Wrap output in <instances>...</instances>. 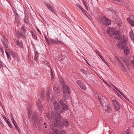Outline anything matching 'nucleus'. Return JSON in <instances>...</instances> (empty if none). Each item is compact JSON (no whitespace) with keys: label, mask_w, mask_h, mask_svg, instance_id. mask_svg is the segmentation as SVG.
<instances>
[{"label":"nucleus","mask_w":134,"mask_h":134,"mask_svg":"<svg viewBox=\"0 0 134 134\" xmlns=\"http://www.w3.org/2000/svg\"><path fill=\"white\" fill-rule=\"evenodd\" d=\"M28 109L29 110L28 113L29 117V119L31 120V121L33 123L34 122L37 125L41 123V120H38V114L37 113L35 112L33 113L32 114L30 113V110L32 107L31 105L29 104L27 105Z\"/></svg>","instance_id":"f257e3e1"},{"label":"nucleus","mask_w":134,"mask_h":134,"mask_svg":"<svg viewBox=\"0 0 134 134\" xmlns=\"http://www.w3.org/2000/svg\"><path fill=\"white\" fill-rule=\"evenodd\" d=\"M45 116L49 119H50L51 118V116L57 122H59L61 118V116L59 114V112L58 111H56L55 114L53 115V114H51V115L49 113H47L45 114Z\"/></svg>","instance_id":"f03ea898"},{"label":"nucleus","mask_w":134,"mask_h":134,"mask_svg":"<svg viewBox=\"0 0 134 134\" xmlns=\"http://www.w3.org/2000/svg\"><path fill=\"white\" fill-rule=\"evenodd\" d=\"M127 43V41L126 38L124 37H123L122 38H121L117 44V46L120 48L123 49L122 47L125 46L124 45H123V44H126Z\"/></svg>","instance_id":"7ed1b4c3"},{"label":"nucleus","mask_w":134,"mask_h":134,"mask_svg":"<svg viewBox=\"0 0 134 134\" xmlns=\"http://www.w3.org/2000/svg\"><path fill=\"white\" fill-rule=\"evenodd\" d=\"M102 20L103 24L106 25H108L111 23V21L105 16H104L102 17Z\"/></svg>","instance_id":"20e7f679"},{"label":"nucleus","mask_w":134,"mask_h":134,"mask_svg":"<svg viewBox=\"0 0 134 134\" xmlns=\"http://www.w3.org/2000/svg\"><path fill=\"white\" fill-rule=\"evenodd\" d=\"M112 102L115 109L116 110H119L120 107L119 103L115 99L112 100Z\"/></svg>","instance_id":"39448f33"},{"label":"nucleus","mask_w":134,"mask_h":134,"mask_svg":"<svg viewBox=\"0 0 134 134\" xmlns=\"http://www.w3.org/2000/svg\"><path fill=\"white\" fill-rule=\"evenodd\" d=\"M70 89L68 86L66 85H64L63 86V91L64 93H67L70 94L71 93L69 91Z\"/></svg>","instance_id":"423d86ee"},{"label":"nucleus","mask_w":134,"mask_h":134,"mask_svg":"<svg viewBox=\"0 0 134 134\" xmlns=\"http://www.w3.org/2000/svg\"><path fill=\"white\" fill-rule=\"evenodd\" d=\"M115 60L117 62V63L119 64L121 66V68L122 69L125 70V67L124 66L123 64L122 63L120 59L117 56L115 57Z\"/></svg>","instance_id":"0eeeda50"},{"label":"nucleus","mask_w":134,"mask_h":134,"mask_svg":"<svg viewBox=\"0 0 134 134\" xmlns=\"http://www.w3.org/2000/svg\"><path fill=\"white\" fill-rule=\"evenodd\" d=\"M120 32L118 30H117L114 32L113 35L115 38L118 40L120 39L121 40V38H122V37L121 36H120Z\"/></svg>","instance_id":"6e6552de"},{"label":"nucleus","mask_w":134,"mask_h":134,"mask_svg":"<svg viewBox=\"0 0 134 134\" xmlns=\"http://www.w3.org/2000/svg\"><path fill=\"white\" fill-rule=\"evenodd\" d=\"M36 104L38 109L39 111L41 112L42 111L43 106L41 103V101L38 100L36 102Z\"/></svg>","instance_id":"1a4fd4ad"},{"label":"nucleus","mask_w":134,"mask_h":134,"mask_svg":"<svg viewBox=\"0 0 134 134\" xmlns=\"http://www.w3.org/2000/svg\"><path fill=\"white\" fill-rule=\"evenodd\" d=\"M114 29L109 28L108 29L107 31V34L109 35L110 36H112L114 32Z\"/></svg>","instance_id":"9d476101"},{"label":"nucleus","mask_w":134,"mask_h":134,"mask_svg":"<svg viewBox=\"0 0 134 134\" xmlns=\"http://www.w3.org/2000/svg\"><path fill=\"white\" fill-rule=\"evenodd\" d=\"M25 17L24 18V22L26 24H28L29 22V17L27 15V13L26 12H24Z\"/></svg>","instance_id":"9b49d317"},{"label":"nucleus","mask_w":134,"mask_h":134,"mask_svg":"<svg viewBox=\"0 0 134 134\" xmlns=\"http://www.w3.org/2000/svg\"><path fill=\"white\" fill-rule=\"evenodd\" d=\"M127 20L129 23L132 27L134 26V20L130 17H128L127 19Z\"/></svg>","instance_id":"f8f14e48"},{"label":"nucleus","mask_w":134,"mask_h":134,"mask_svg":"<svg viewBox=\"0 0 134 134\" xmlns=\"http://www.w3.org/2000/svg\"><path fill=\"white\" fill-rule=\"evenodd\" d=\"M15 43L16 46L21 48H23V45L22 41H20L19 40H16L15 41Z\"/></svg>","instance_id":"ddd939ff"},{"label":"nucleus","mask_w":134,"mask_h":134,"mask_svg":"<svg viewBox=\"0 0 134 134\" xmlns=\"http://www.w3.org/2000/svg\"><path fill=\"white\" fill-rule=\"evenodd\" d=\"M24 34H25L23 32H18L16 34V35L19 38H20L21 37H22L23 39H24L25 38Z\"/></svg>","instance_id":"4468645a"},{"label":"nucleus","mask_w":134,"mask_h":134,"mask_svg":"<svg viewBox=\"0 0 134 134\" xmlns=\"http://www.w3.org/2000/svg\"><path fill=\"white\" fill-rule=\"evenodd\" d=\"M54 109L56 110H58L60 107V106L59 103L56 101H55L53 102Z\"/></svg>","instance_id":"2eb2a0df"},{"label":"nucleus","mask_w":134,"mask_h":134,"mask_svg":"<svg viewBox=\"0 0 134 134\" xmlns=\"http://www.w3.org/2000/svg\"><path fill=\"white\" fill-rule=\"evenodd\" d=\"M123 49L124 50V53L126 55H128L130 52V50L128 47L126 46H123Z\"/></svg>","instance_id":"dca6fc26"},{"label":"nucleus","mask_w":134,"mask_h":134,"mask_svg":"<svg viewBox=\"0 0 134 134\" xmlns=\"http://www.w3.org/2000/svg\"><path fill=\"white\" fill-rule=\"evenodd\" d=\"M100 96L99 95L98 96L99 97V100L102 105L104 104V103H105V98L104 97H102L100 98H99Z\"/></svg>","instance_id":"f3484780"},{"label":"nucleus","mask_w":134,"mask_h":134,"mask_svg":"<svg viewBox=\"0 0 134 134\" xmlns=\"http://www.w3.org/2000/svg\"><path fill=\"white\" fill-rule=\"evenodd\" d=\"M77 7L79 8L80 10L82 11V12L85 15H87V12L85 9H83L82 7V6L80 4H77Z\"/></svg>","instance_id":"a211bd4d"},{"label":"nucleus","mask_w":134,"mask_h":134,"mask_svg":"<svg viewBox=\"0 0 134 134\" xmlns=\"http://www.w3.org/2000/svg\"><path fill=\"white\" fill-rule=\"evenodd\" d=\"M26 27L25 25H23L20 29V30L22 32H23L24 34H26Z\"/></svg>","instance_id":"6ab92c4d"},{"label":"nucleus","mask_w":134,"mask_h":134,"mask_svg":"<svg viewBox=\"0 0 134 134\" xmlns=\"http://www.w3.org/2000/svg\"><path fill=\"white\" fill-rule=\"evenodd\" d=\"M53 90L55 93H56V94L57 95H58L59 92V90L58 87H57L55 86H54L53 87Z\"/></svg>","instance_id":"aec40b11"},{"label":"nucleus","mask_w":134,"mask_h":134,"mask_svg":"<svg viewBox=\"0 0 134 134\" xmlns=\"http://www.w3.org/2000/svg\"><path fill=\"white\" fill-rule=\"evenodd\" d=\"M63 108V110H62V111L60 112V113L63 112H64V110H67L68 109V107L67 104H65L64 105L62 106Z\"/></svg>","instance_id":"412c9836"},{"label":"nucleus","mask_w":134,"mask_h":134,"mask_svg":"<svg viewBox=\"0 0 134 134\" xmlns=\"http://www.w3.org/2000/svg\"><path fill=\"white\" fill-rule=\"evenodd\" d=\"M12 121L14 126H15V127H16V129H17L18 130V129H19V127H18V125L16 123L15 120H14L13 118H12Z\"/></svg>","instance_id":"4be33fe9"},{"label":"nucleus","mask_w":134,"mask_h":134,"mask_svg":"<svg viewBox=\"0 0 134 134\" xmlns=\"http://www.w3.org/2000/svg\"><path fill=\"white\" fill-rule=\"evenodd\" d=\"M1 41L2 43L8 42V40L4 36L2 37V38L1 39Z\"/></svg>","instance_id":"5701e85b"},{"label":"nucleus","mask_w":134,"mask_h":134,"mask_svg":"<svg viewBox=\"0 0 134 134\" xmlns=\"http://www.w3.org/2000/svg\"><path fill=\"white\" fill-rule=\"evenodd\" d=\"M62 122L63 124L65 126H69V123L66 120H64Z\"/></svg>","instance_id":"b1692460"},{"label":"nucleus","mask_w":134,"mask_h":134,"mask_svg":"<svg viewBox=\"0 0 134 134\" xmlns=\"http://www.w3.org/2000/svg\"><path fill=\"white\" fill-rule=\"evenodd\" d=\"M9 53L10 54L12 55L13 57L14 58L16 57V54L13 51L10 50L9 51Z\"/></svg>","instance_id":"393cba45"},{"label":"nucleus","mask_w":134,"mask_h":134,"mask_svg":"<svg viewBox=\"0 0 134 134\" xmlns=\"http://www.w3.org/2000/svg\"><path fill=\"white\" fill-rule=\"evenodd\" d=\"M5 52L6 55L7 56L8 59H9L10 60H11V58L10 57V54L9 53H9H8V52H7V49H5Z\"/></svg>","instance_id":"a878e982"},{"label":"nucleus","mask_w":134,"mask_h":134,"mask_svg":"<svg viewBox=\"0 0 134 134\" xmlns=\"http://www.w3.org/2000/svg\"><path fill=\"white\" fill-rule=\"evenodd\" d=\"M79 86L81 89H82L84 90H86V89L84 83L83 82L82 84H81Z\"/></svg>","instance_id":"bb28decb"},{"label":"nucleus","mask_w":134,"mask_h":134,"mask_svg":"<svg viewBox=\"0 0 134 134\" xmlns=\"http://www.w3.org/2000/svg\"><path fill=\"white\" fill-rule=\"evenodd\" d=\"M42 63L43 64L49 67H50V64L47 61H43L42 62Z\"/></svg>","instance_id":"cd10ccee"},{"label":"nucleus","mask_w":134,"mask_h":134,"mask_svg":"<svg viewBox=\"0 0 134 134\" xmlns=\"http://www.w3.org/2000/svg\"><path fill=\"white\" fill-rule=\"evenodd\" d=\"M38 53L37 51L35 52V60L36 61H37V60L38 58Z\"/></svg>","instance_id":"c85d7f7f"},{"label":"nucleus","mask_w":134,"mask_h":134,"mask_svg":"<svg viewBox=\"0 0 134 134\" xmlns=\"http://www.w3.org/2000/svg\"><path fill=\"white\" fill-rule=\"evenodd\" d=\"M3 44L4 48H5V49H7L8 48V42H6L2 43Z\"/></svg>","instance_id":"c756f323"},{"label":"nucleus","mask_w":134,"mask_h":134,"mask_svg":"<svg viewBox=\"0 0 134 134\" xmlns=\"http://www.w3.org/2000/svg\"><path fill=\"white\" fill-rule=\"evenodd\" d=\"M49 41L50 42V43H51L52 44H53L54 43H56L57 44L58 43V41H57L56 40L54 39H51Z\"/></svg>","instance_id":"7c9ffc66"},{"label":"nucleus","mask_w":134,"mask_h":134,"mask_svg":"<svg viewBox=\"0 0 134 134\" xmlns=\"http://www.w3.org/2000/svg\"><path fill=\"white\" fill-rule=\"evenodd\" d=\"M50 90V89L49 88L48 91H47V92H46V95L47 97V98L48 101L49 100V99H50V98L49 97L50 92H49V91Z\"/></svg>","instance_id":"2f4dec72"},{"label":"nucleus","mask_w":134,"mask_h":134,"mask_svg":"<svg viewBox=\"0 0 134 134\" xmlns=\"http://www.w3.org/2000/svg\"><path fill=\"white\" fill-rule=\"evenodd\" d=\"M31 34H32V36L33 38L35 40H36L37 38V37L36 36V34H34L31 31Z\"/></svg>","instance_id":"473e14b6"},{"label":"nucleus","mask_w":134,"mask_h":134,"mask_svg":"<svg viewBox=\"0 0 134 134\" xmlns=\"http://www.w3.org/2000/svg\"><path fill=\"white\" fill-rule=\"evenodd\" d=\"M41 98L43 99H44L45 95V92H43L41 94Z\"/></svg>","instance_id":"72a5a7b5"},{"label":"nucleus","mask_w":134,"mask_h":134,"mask_svg":"<svg viewBox=\"0 0 134 134\" xmlns=\"http://www.w3.org/2000/svg\"><path fill=\"white\" fill-rule=\"evenodd\" d=\"M123 134H131V132L129 129H127L126 131L124 132Z\"/></svg>","instance_id":"f704fd0d"},{"label":"nucleus","mask_w":134,"mask_h":134,"mask_svg":"<svg viewBox=\"0 0 134 134\" xmlns=\"http://www.w3.org/2000/svg\"><path fill=\"white\" fill-rule=\"evenodd\" d=\"M130 36L131 38L134 40V34L133 32H130Z\"/></svg>","instance_id":"c9c22d12"},{"label":"nucleus","mask_w":134,"mask_h":134,"mask_svg":"<svg viewBox=\"0 0 134 134\" xmlns=\"http://www.w3.org/2000/svg\"><path fill=\"white\" fill-rule=\"evenodd\" d=\"M59 134H66L65 130H61L58 132Z\"/></svg>","instance_id":"e433bc0d"},{"label":"nucleus","mask_w":134,"mask_h":134,"mask_svg":"<svg viewBox=\"0 0 134 134\" xmlns=\"http://www.w3.org/2000/svg\"><path fill=\"white\" fill-rule=\"evenodd\" d=\"M118 21H120L119 22H118L117 23L118 25L119 26H121L122 25V22L121 21V20L119 18L118 20Z\"/></svg>","instance_id":"4c0bfd02"},{"label":"nucleus","mask_w":134,"mask_h":134,"mask_svg":"<svg viewBox=\"0 0 134 134\" xmlns=\"http://www.w3.org/2000/svg\"><path fill=\"white\" fill-rule=\"evenodd\" d=\"M45 5L49 10L52 9V7L51 6L50 4H48L46 3V4Z\"/></svg>","instance_id":"58836bf2"},{"label":"nucleus","mask_w":134,"mask_h":134,"mask_svg":"<svg viewBox=\"0 0 134 134\" xmlns=\"http://www.w3.org/2000/svg\"><path fill=\"white\" fill-rule=\"evenodd\" d=\"M81 72H82V73H83V74L85 75H87V72L85 70L83 69H81Z\"/></svg>","instance_id":"ea45409f"},{"label":"nucleus","mask_w":134,"mask_h":134,"mask_svg":"<svg viewBox=\"0 0 134 134\" xmlns=\"http://www.w3.org/2000/svg\"><path fill=\"white\" fill-rule=\"evenodd\" d=\"M60 83H61V84L63 85H64L65 84V82L63 80V79L62 78L60 79Z\"/></svg>","instance_id":"a19ab883"},{"label":"nucleus","mask_w":134,"mask_h":134,"mask_svg":"<svg viewBox=\"0 0 134 134\" xmlns=\"http://www.w3.org/2000/svg\"><path fill=\"white\" fill-rule=\"evenodd\" d=\"M114 3H119L120 2H122L121 0H112Z\"/></svg>","instance_id":"79ce46f5"},{"label":"nucleus","mask_w":134,"mask_h":134,"mask_svg":"<svg viewBox=\"0 0 134 134\" xmlns=\"http://www.w3.org/2000/svg\"><path fill=\"white\" fill-rule=\"evenodd\" d=\"M54 125L53 124H52L50 125V128L51 130H55V127L54 126Z\"/></svg>","instance_id":"37998d69"},{"label":"nucleus","mask_w":134,"mask_h":134,"mask_svg":"<svg viewBox=\"0 0 134 134\" xmlns=\"http://www.w3.org/2000/svg\"><path fill=\"white\" fill-rule=\"evenodd\" d=\"M82 82L80 80H77L76 81L77 83L80 86L81 84H82Z\"/></svg>","instance_id":"c03bdc74"},{"label":"nucleus","mask_w":134,"mask_h":134,"mask_svg":"<svg viewBox=\"0 0 134 134\" xmlns=\"http://www.w3.org/2000/svg\"><path fill=\"white\" fill-rule=\"evenodd\" d=\"M100 57L105 64L107 65L108 64L107 62L105 60L104 58L101 56H100Z\"/></svg>","instance_id":"a18cd8bd"},{"label":"nucleus","mask_w":134,"mask_h":134,"mask_svg":"<svg viewBox=\"0 0 134 134\" xmlns=\"http://www.w3.org/2000/svg\"><path fill=\"white\" fill-rule=\"evenodd\" d=\"M45 39L47 43L48 44H50V42L49 41V40L48 38L46 36H45Z\"/></svg>","instance_id":"49530a36"},{"label":"nucleus","mask_w":134,"mask_h":134,"mask_svg":"<svg viewBox=\"0 0 134 134\" xmlns=\"http://www.w3.org/2000/svg\"><path fill=\"white\" fill-rule=\"evenodd\" d=\"M59 103L62 106L65 104L63 101L62 100H60L59 102Z\"/></svg>","instance_id":"de8ad7c7"},{"label":"nucleus","mask_w":134,"mask_h":134,"mask_svg":"<svg viewBox=\"0 0 134 134\" xmlns=\"http://www.w3.org/2000/svg\"><path fill=\"white\" fill-rule=\"evenodd\" d=\"M121 59L125 63H128L127 60H126V59L125 58H122L121 57Z\"/></svg>","instance_id":"09e8293b"},{"label":"nucleus","mask_w":134,"mask_h":134,"mask_svg":"<svg viewBox=\"0 0 134 134\" xmlns=\"http://www.w3.org/2000/svg\"><path fill=\"white\" fill-rule=\"evenodd\" d=\"M107 109H106L107 112H109V113L110 112V111H111V109L109 106L107 107Z\"/></svg>","instance_id":"8fccbe9b"},{"label":"nucleus","mask_w":134,"mask_h":134,"mask_svg":"<svg viewBox=\"0 0 134 134\" xmlns=\"http://www.w3.org/2000/svg\"><path fill=\"white\" fill-rule=\"evenodd\" d=\"M50 10L52 11L53 13L57 15L56 14L57 12L54 9H53L52 8V9Z\"/></svg>","instance_id":"3c124183"},{"label":"nucleus","mask_w":134,"mask_h":134,"mask_svg":"<svg viewBox=\"0 0 134 134\" xmlns=\"http://www.w3.org/2000/svg\"><path fill=\"white\" fill-rule=\"evenodd\" d=\"M7 124H8V126L11 128L12 127V126L10 122L9 121L8 122H7Z\"/></svg>","instance_id":"603ef678"},{"label":"nucleus","mask_w":134,"mask_h":134,"mask_svg":"<svg viewBox=\"0 0 134 134\" xmlns=\"http://www.w3.org/2000/svg\"><path fill=\"white\" fill-rule=\"evenodd\" d=\"M83 4L84 5H85V7H86V8H87V4L86 2L85 1H83Z\"/></svg>","instance_id":"864d4df0"},{"label":"nucleus","mask_w":134,"mask_h":134,"mask_svg":"<svg viewBox=\"0 0 134 134\" xmlns=\"http://www.w3.org/2000/svg\"><path fill=\"white\" fill-rule=\"evenodd\" d=\"M64 98L66 99H68V96L66 93H64Z\"/></svg>","instance_id":"5fc2aeb1"},{"label":"nucleus","mask_w":134,"mask_h":134,"mask_svg":"<svg viewBox=\"0 0 134 134\" xmlns=\"http://www.w3.org/2000/svg\"><path fill=\"white\" fill-rule=\"evenodd\" d=\"M124 98H125L126 100L128 101H129V99L127 98L126 96H125L122 93L121 94Z\"/></svg>","instance_id":"6e6d98bb"},{"label":"nucleus","mask_w":134,"mask_h":134,"mask_svg":"<svg viewBox=\"0 0 134 134\" xmlns=\"http://www.w3.org/2000/svg\"><path fill=\"white\" fill-rule=\"evenodd\" d=\"M96 53L100 57V56H101L100 54V53L97 50H96Z\"/></svg>","instance_id":"4d7b16f0"},{"label":"nucleus","mask_w":134,"mask_h":134,"mask_svg":"<svg viewBox=\"0 0 134 134\" xmlns=\"http://www.w3.org/2000/svg\"><path fill=\"white\" fill-rule=\"evenodd\" d=\"M28 57L29 60L31 59V55L30 53H28Z\"/></svg>","instance_id":"13d9d810"},{"label":"nucleus","mask_w":134,"mask_h":134,"mask_svg":"<svg viewBox=\"0 0 134 134\" xmlns=\"http://www.w3.org/2000/svg\"><path fill=\"white\" fill-rule=\"evenodd\" d=\"M19 18L18 17H17V16H15V20L17 21H19Z\"/></svg>","instance_id":"bf43d9fd"},{"label":"nucleus","mask_w":134,"mask_h":134,"mask_svg":"<svg viewBox=\"0 0 134 134\" xmlns=\"http://www.w3.org/2000/svg\"><path fill=\"white\" fill-rule=\"evenodd\" d=\"M0 51L2 52L3 54L4 53V51L3 49V48L0 50Z\"/></svg>","instance_id":"052dcab7"},{"label":"nucleus","mask_w":134,"mask_h":134,"mask_svg":"<svg viewBox=\"0 0 134 134\" xmlns=\"http://www.w3.org/2000/svg\"><path fill=\"white\" fill-rule=\"evenodd\" d=\"M51 69V75L52 77H53V73L52 72V69L51 68H50Z\"/></svg>","instance_id":"680f3d73"},{"label":"nucleus","mask_w":134,"mask_h":134,"mask_svg":"<svg viewBox=\"0 0 134 134\" xmlns=\"http://www.w3.org/2000/svg\"><path fill=\"white\" fill-rule=\"evenodd\" d=\"M15 14L16 15H15V16H17V17H19L20 15H19L17 13L15 12Z\"/></svg>","instance_id":"e2e57ef3"},{"label":"nucleus","mask_w":134,"mask_h":134,"mask_svg":"<svg viewBox=\"0 0 134 134\" xmlns=\"http://www.w3.org/2000/svg\"><path fill=\"white\" fill-rule=\"evenodd\" d=\"M87 15V17L88 18L90 19V17H91V16H90V15L88 14V13H87V15Z\"/></svg>","instance_id":"0e129e2a"},{"label":"nucleus","mask_w":134,"mask_h":134,"mask_svg":"<svg viewBox=\"0 0 134 134\" xmlns=\"http://www.w3.org/2000/svg\"><path fill=\"white\" fill-rule=\"evenodd\" d=\"M121 94L122 93L117 88V89H116Z\"/></svg>","instance_id":"69168bd1"},{"label":"nucleus","mask_w":134,"mask_h":134,"mask_svg":"<svg viewBox=\"0 0 134 134\" xmlns=\"http://www.w3.org/2000/svg\"><path fill=\"white\" fill-rule=\"evenodd\" d=\"M37 30L38 31V32H39V33L41 34V35L42 34H41V32L40 31V30L38 29H37Z\"/></svg>","instance_id":"338daca9"},{"label":"nucleus","mask_w":134,"mask_h":134,"mask_svg":"<svg viewBox=\"0 0 134 134\" xmlns=\"http://www.w3.org/2000/svg\"><path fill=\"white\" fill-rule=\"evenodd\" d=\"M2 116L3 118L4 119V120H5V119H6L7 118H6V117H5V116L4 115H2Z\"/></svg>","instance_id":"774afa93"}]
</instances>
